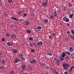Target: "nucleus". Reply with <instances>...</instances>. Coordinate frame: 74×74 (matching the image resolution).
Wrapping results in <instances>:
<instances>
[{"label": "nucleus", "instance_id": "nucleus-1", "mask_svg": "<svg viewBox=\"0 0 74 74\" xmlns=\"http://www.w3.org/2000/svg\"><path fill=\"white\" fill-rule=\"evenodd\" d=\"M63 67L64 70H67L69 67H70V65L69 64L64 63L63 64Z\"/></svg>", "mask_w": 74, "mask_h": 74}, {"label": "nucleus", "instance_id": "nucleus-2", "mask_svg": "<svg viewBox=\"0 0 74 74\" xmlns=\"http://www.w3.org/2000/svg\"><path fill=\"white\" fill-rule=\"evenodd\" d=\"M41 27L40 26H38L37 27H36V31L37 32H40L41 31Z\"/></svg>", "mask_w": 74, "mask_h": 74}, {"label": "nucleus", "instance_id": "nucleus-3", "mask_svg": "<svg viewBox=\"0 0 74 74\" xmlns=\"http://www.w3.org/2000/svg\"><path fill=\"white\" fill-rule=\"evenodd\" d=\"M30 64H35L36 63V60L34 59H33L32 60H31L29 62Z\"/></svg>", "mask_w": 74, "mask_h": 74}, {"label": "nucleus", "instance_id": "nucleus-4", "mask_svg": "<svg viewBox=\"0 0 74 74\" xmlns=\"http://www.w3.org/2000/svg\"><path fill=\"white\" fill-rule=\"evenodd\" d=\"M63 20L64 21L66 22H69V19L66 17H64L63 18Z\"/></svg>", "mask_w": 74, "mask_h": 74}, {"label": "nucleus", "instance_id": "nucleus-5", "mask_svg": "<svg viewBox=\"0 0 74 74\" xmlns=\"http://www.w3.org/2000/svg\"><path fill=\"white\" fill-rule=\"evenodd\" d=\"M10 37L12 38H13V39H15L16 38V36L15 34H12V35L10 36Z\"/></svg>", "mask_w": 74, "mask_h": 74}, {"label": "nucleus", "instance_id": "nucleus-6", "mask_svg": "<svg viewBox=\"0 0 74 74\" xmlns=\"http://www.w3.org/2000/svg\"><path fill=\"white\" fill-rule=\"evenodd\" d=\"M43 44V42L42 41H40L39 42L37 43V44H38V46H42V44Z\"/></svg>", "mask_w": 74, "mask_h": 74}, {"label": "nucleus", "instance_id": "nucleus-7", "mask_svg": "<svg viewBox=\"0 0 74 74\" xmlns=\"http://www.w3.org/2000/svg\"><path fill=\"white\" fill-rule=\"evenodd\" d=\"M60 60L58 59L56 60V64L58 66H59L60 64Z\"/></svg>", "mask_w": 74, "mask_h": 74}, {"label": "nucleus", "instance_id": "nucleus-8", "mask_svg": "<svg viewBox=\"0 0 74 74\" xmlns=\"http://www.w3.org/2000/svg\"><path fill=\"white\" fill-rule=\"evenodd\" d=\"M20 62V60L18 58H16L15 60H14V63H18Z\"/></svg>", "mask_w": 74, "mask_h": 74}, {"label": "nucleus", "instance_id": "nucleus-9", "mask_svg": "<svg viewBox=\"0 0 74 74\" xmlns=\"http://www.w3.org/2000/svg\"><path fill=\"white\" fill-rule=\"evenodd\" d=\"M7 45L8 46H12V44L10 42H7Z\"/></svg>", "mask_w": 74, "mask_h": 74}, {"label": "nucleus", "instance_id": "nucleus-10", "mask_svg": "<svg viewBox=\"0 0 74 74\" xmlns=\"http://www.w3.org/2000/svg\"><path fill=\"white\" fill-rule=\"evenodd\" d=\"M44 22L45 23H47L49 22V20L48 19H44Z\"/></svg>", "mask_w": 74, "mask_h": 74}, {"label": "nucleus", "instance_id": "nucleus-11", "mask_svg": "<svg viewBox=\"0 0 74 74\" xmlns=\"http://www.w3.org/2000/svg\"><path fill=\"white\" fill-rule=\"evenodd\" d=\"M2 64H3V65H5V61L4 60V58H2Z\"/></svg>", "mask_w": 74, "mask_h": 74}, {"label": "nucleus", "instance_id": "nucleus-12", "mask_svg": "<svg viewBox=\"0 0 74 74\" xmlns=\"http://www.w3.org/2000/svg\"><path fill=\"white\" fill-rule=\"evenodd\" d=\"M11 18L12 19H13L14 20V21H18V19L12 16L11 17Z\"/></svg>", "mask_w": 74, "mask_h": 74}, {"label": "nucleus", "instance_id": "nucleus-13", "mask_svg": "<svg viewBox=\"0 0 74 74\" xmlns=\"http://www.w3.org/2000/svg\"><path fill=\"white\" fill-rule=\"evenodd\" d=\"M67 9V7H66V6H64L62 8V10L65 11Z\"/></svg>", "mask_w": 74, "mask_h": 74}, {"label": "nucleus", "instance_id": "nucleus-14", "mask_svg": "<svg viewBox=\"0 0 74 74\" xmlns=\"http://www.w3.org/2000/svg\"><path fill=\"white\" fill-rule=\"evenodd\" d=\"M69 51L71 52H73V48H72V47H70V48Z\"/></svg>", "mask_w": 74, "mask_h": 74}, {"label": "nucleus", "instance_id": "nucleus-15", "mask_svg": "<svg viewBox=\"0 0 74 74\" xmlns=\"http://www.w3.org/2000/svg\"><path fill=\"white\" fill-rule=\"evenodd\" d=\"M22 69L23 70H25V68H26V66L25 65H22Z\"/></svg>", "mask_w": 74, "mask_h": 74}, {"label": "nucleus", "instance_id": "nucleus-16", "mask_svg": "<svg viewBox=\"0 0 74 74\" xmlns=\"http://www.w3.org/2000/svg\"><path fill=\"white\" fill-rule=\"evenodd\" d=\"M6 36L7 37H10V33L8 32L6 34Z\"/></svg>", "mask_w": 74, "mask_h": 74}, {"label": "nucleus", "instance_id": "nucleus-17", "mask_svg": "<svg viewBox=\"0 0 74 74\" xmlns=\"http://www.w3.org/2000/svg\"><path fill=\"white\" fill-rule=\"evenodd\" d=\"M70 57V58H72V59H73V58H74V55L73 54H71V55H70V56H69Z\"/></svg>", "mask_w": 74, "mask_h": 74}, {"label": "nucleus", "instance_id": "nucleus-18", "mask_svg": "<svg viewBox=\"0 0 74 74\" xmlns=\"http://www.w3.org/2000/svg\"><path fill=\"white\" fill-rule=\"evenodd\" d=\"M65 56H66V54H65V53H63L62 54V58H64L65 57Z\"/></svg>", "mask_w": 74, "mask_h": 74}, {"label": "nucleus", "instance_id": "nucleus-19", "mask_svg": "<svg viewBox=\"0 0 74 74\" xmlns=\"http://www.w3.org/2000/svg\"><path fill=\"white\" fill-rule=\"evenodd\" d=\"M36 43H35V42H33L32 44V45H30V46H33V45H34V46H37L36 45H35Z\"/></svg>", "mask_w": 74, "mask_h": 74}, {"label": "nucleus", "instance_id": "nucleus-20", "mask_svg": "<svg viewBox=\"0 0 74 74\" xmlns=\"http://www.w3.org/2000/svg\"><path fill=\"white\" fill-rule=\"evenodd\" d=\"M4 70V67L2 66H0V70Z\"/></svg>", "mask_w": 74, "mask_h": 74}, {"label": "nucleus", "instance_id": "nucleus-21", "mask_svg": "<svg viewBox=\"0 0 74 74\" xmlns=\"http://www.w3.org/2000/svg\"><path fill=\"white\" fill-rule=\"evenodd\" d=\"M65 58L66 59V60H69L70 59V58L68 56H66Z\"/></svg>", "mask_w": 74, "mask_h": 74}, {"label": "nucleus", "instance_id": "nucleus-22", "mask_svg": "<svg viewBox=\"0 0 74 74\" xmlns=\"http://www.w3.org/2000/svg\"><path fill=\"white\" fill-rule=\"evenodd\" d=\"M54 16H57V12H56V11H54Z\"/></svg>", "mask_w": 74, "mask_h": 74}, {"label": "nucleus", "instance_id": "nucleus-23", "mask_svg": "<svg viewBox=\"0 0 74 74\" xmlns=\"http://www.w3.org/2000/svg\"><path fill=\"white\" fill-rule=\"evenodd\" d=\"M66 53L67 55H70V54H71V53L70 52H69V51H66Z\"/></svg>", "mask_w": 74, "mask_h": 74}, {"label": "nucleus", "instance_id": "nucleus-24", "mask_svg": "<svg viewBox=\"0 0 74 74\" xmlns=\"http://www.w3.org/2000/svg\"><path fill=\"white\" fill-rule=\"evenodd\" d=\"M42 5H43V6H44L45 7V6H47V3H42Z\"/></svg>", "mask_w": 74, "mask_h": 74}, {"label": "nucleus", "instance_id": "nucleus-25", "mask_svg": "<svg viewBox=\"0 0 74 74\" xmlns=\"http://www.w3.org/2000/svg\"><path fill=\"white\" fill-rule=\"evenodd\" d=\"M71 33H72V34H73V35H74V30L73 29H71Z\"/></svg>", "mask_w": 74, "mask_h": 74}, {"label": "nucleus", "instance_id": "nucleus-26", "mask_svg": "<svg viewBox=\"0 0 74 74\" xmlns=\"http://www.w3.org/2000/svg\"><path fill=\"white\" fill-rule=\"evenodd\" d=\"M25 25L27 26L29 25V21H26L25 22Z\"/></svg>", "mask_w": 74, "mask_h": 74}, {"label": "nucleus", "instance_id": "nucleus-27", "mask_svg": "<svg viewBox=\"0 0 74 74\" xmlns=\"http://www.w3.org/2000/svg\"><path fill=\"white\" fill-rule=\"evenodd\" d=\"M69 16L71 18H72L73 16V13L71 14Z\"/></svg>", "mask_w": 74, "mask_h": 74}, {"label": "nucleus", "instance_id": "nucleus-28", "mask_svg": "<svg viewBox=\"0 0 74 74\" xmlns=\"http://www.w3.org/2000/svg\"><path fill=\"white\" fill-rule=\"evenodd\" d=\"M19 15H22V13L21 12L19 11L17 13Z\"/></svg>", "mask_w": 74, "mask_h": 74}, {"label": "nucleus", "instance_id": "nucleus-29", "mask_svg": "<svg viewBox=\"0 0 74 74\" xmlns=\"http://www.w3.org/2000/svg\"><path fill=\"white\" fill-rule=\"evenodd\" d=\"M13 52L14 53H16L17 52V50H16L14 49L13 50Z\"/></svg>", "mask_w": 74, "mask_h": 74}, {"label": "nucleus", "instance_id": "nucleus-30", "mask_svg": "<svg viewBox=\"0 0 74 74\" xmlns=\"http://www.w3.org/2000/svg\"><path fill=\"white\" fill-rule=\"evenodd\" d=\"M27 32L28 33L30 34V33H31V31L29 30H27Z\"/></svg>", "mask_w": 74, "mask_h": 74}, {"label": "nucleus", "instance_id": "nucleus-31", "mask_svg": "<svg viewBox=\"0 0 74 74\" xmlns=\"http://www.w3.org/2000/svg\"><path fill=\"white\" fill-rule=\"evenodd\" d=\"M40 66L41 67H43L44 66H45V64H44V63H41L40 64Z\"/></svg>", "mask_w": 74, "mask_h": 74}, {"label": "nucleus", "instance_id": "nucleus-32", "mask_svg": "<svg viewBox=\"0 0 74 74\" xmlns=\"http://www.w3.org/2000/svg\"><path fill=\"white\" fill-rule=\"evenodd\" d=\"M60 60H62V61L64 60V58H63V57H60Z\"/></svg>", "mask_w": 74, "mask_h": 74}, {"label": "nucleus", "instance_id": "nucleus-33", "mask_svg": "<svg viewBox=\"0 0 74 74\" xmlns=\"http://www.w3.org/2000/svg\"><path fill=\"white\" fill-rule=\"evenodd\" d=\"M8 1L9 3H11L12 2V0H8Z\"/></svg>", "mask_w": 74, "mask_h": 74}, {"label": "nucleus", "instance_id": "nucleus-34", "mask_svg": "<svg viewBox=\"0 0 74 74\" xmlns=\"http://www.w3.org/2000/svg\"><path fill=\"white\" fill-rule=\"evenodd\" d=\"M50 18H51V19H53L54 18V16H53V15H51Z\"/></svg>", "mask_w": 74, "mask_h": 74}, {"label": "nucleus", "instance_id": "nucleus-35", "mask_svg": "<svg viewBox=\"0 0 74 74\" xmlns=\"http://www.w3.org/2000/svg\"><path fill=\"white\" fill-rule=\"evenodd\" d=\"M72 69H73L71 67L69 69V73H71V72L72 71Z\"/></svg>", "mask_w": 74, "mask_h": 74}, {"label": "nucleus", "instance_id": "nucleus-36", "mask_svg": "<svg viewBox=\"0 0 74 74\" xmlns=\"http://www.w3.org/2000/svg\"><path fill=\"white\" fill-rule=\"evenodd\" d=\"M52 70L53 72H54L55 73L56 71H55V70L53 68L52 69Z\"/></svg>", "mask_w": 74, "mask_h": 74}, {"label": "nucleus", "instance_id": "nucleus-37", "mask_svg": "<svg viewBox=\"0 0 74 74\" xmlns=\"http://www.w3.org/2000/svg\"><path fill=\"white\" fill-rule=\"evenodd\" d=\"M21 59L22 60H25V58H23V57H21Z\"/></svg>", "mask_w": 74, "mask_h": 74}, {"label": "nucleus", "instance_id": "nucleus-38", "mask_svg": "<svg viewBox=\"0 0 74 74\" xmlns=\"http://www.w3.org/2000/svg\"><path fill=\"white\" fill-rule=\"evenodd\" d=\"M31 52H34V51H35L34 49H32L31 50Z\"/></svg>", "mask_w": 74, "mask_h": 74}, {"label": "nucleus", "instance_id": "nucleus-39", "mask_svg": "<svg viewBox=\"0 0 74 74\" xmlns=\"http://www.w3.org/2000/svg\"><path fill=\"white\" fill-rule=\"evenodd\" d=\"M66 33L67 34H69L70 33V31H68L66 32Z\"/></svg>", "mask_w": 74, "mask_h": 74}, {"label": "nucleus", "instance_id": "nucleus-40", "mask_svg": "<svg viewBox=\"0 0 74 74\" xmlns=\"http://www.w3.org/2000/svg\"><path fill=\"white\" fill-rule=\"evenodd\" d=\"M3 4L1 3H0V7H3Z\"/></svg>", "mask_w": 74, "mask_h": 74}, {"label": "nucleus", "instance_id": "nucleus-41", "mask_svg": "<svg viewBox=\"0 0 74 74\" xmlns=\"http://www.w3.org/2000/svg\"><path fill=\"white\" fill-rule=\"evenodd\" d=\"M23 15L24 16H27V14H26V13H25L23 14Z\"/></svg>", "mask_w": 74, "mask_h": 74}, {"label": "nucleus", "instance_id": "nucleus-42", "mask_svg": "<svg viewBox=\"0 0 74 74\" xmlns=\"http://www.w3.org/2000/svg\"><path fill=\"white\" fill-rule=\"evenodd\" d=\"M4 15L5 16H7L8 15H7V14L5 13L4 14Z\"/></svg>", "mask_w": 74, "mask_h": 74}, {"label": "nucleus", "instance_id": "nucleus-43", "mask_svg": "<svg viewBox=\"0 0 74 74\" xmlns=\"http://www.w3.org/2000/svg\"><path fill=\"white\" fill-rule=\"evenodd\" d=\"M29 39V40H30V41L33 40V38H32V37L30 38Z\"/></svg>", "mask_w": 74, "mask_h": 74}, {"label": "nucleus", "instance_id": "nucleus-44", "mask_svg": "<svg viewBox=\"0 0 74 74\" xmlns=\"http://www.w3.org/2000/svg\"><path fill=\"white\" fill-rule=\"evenodd\" d=\"M46 69L47 70V69H49V66L48 65V66H46Z\"/></svg>", "mask_w": 74, "mask_h": 74}, {"label": "nucleus", "instance_id": "nucleus-45", "mask_svg": "<svg viewBox=\"0 0 74 74\" xmlns=\"http://www.w3.org/2000/svg\"><path fill=\"white\" fill-rule=\"evenodd\" d=\"M10 74H14V73L13 71H11L10 72Z\"/></svg>", "mask_w": 74, "mask_h": 74}, {"label": "nucleus", "instance_id": "nucleus-46", "mask_svg": "<svg viewBox=\"0 0 74 74\" xmlns=\"http://www.w3.org/2000/svg\"><path fill=\"white\" fill-rule=\"evenodd\" d=\"M69 7H72V5L70 3H69Z\"/></svg>", "mask_w": 74, "mask_h": 74}, {"label": "nucleus", "instance_id": "nucleus-47", "mask_svg": "<svg viewBox=\"0 0 74 74\" xmlns=\"http://www.w3.org/2000/svg\"><path fill=\"white\" fill-rule=\"evenodd\" d=\"M18 56H19V57H20L22 58V54H19V55Z\"/></svg>", "mask_w": 74, "mask_h": 74}, {"label": "nucleus", "instance_id": "nucleus-48", "mask_svg": "<svg viewBox=\"0 0 74 74\" xmlns=\"http://www.w3.org/2000/svg\"><path fill=\"white\" fill-rule=\"evenodd\" d=\"M2 41H5V39L4 38H3L2 39Z\"/></svg>", "mask_w": 74, "mask_h": 74}, {"label": "nucleus", "instance_id": "nucleus-49", "mask_svg": "<svg viewBox=\"0 0 74 74\" xmlns=\"http://www.w3.org/2000/svg\"><path fill=\"white\" fill-rule=\"evenodd\" d=\"M22 21H23V19H19V21H20V22H22Z\"/></svg>", "mask_w": 74, "mask_h": 74}, {"label": "nucleus", "instance_id": "nucleus-50", "mask_svg": "<svg viewBox=\"0 0 74 74\" xmlns=\"http://www.w3.org/2000/svg\"><path fill=\"white\" fill-rule=\"evenodd\" d=\"M46 53H47V55H49V52L48 51H47V52H46Z\"/></svg>", "mask_w": 74, "mask_h": 74}, {"label": "nucleus", "instance_id": "nucleus-51", "mask_svg": "<svg viewBox=\"0 0 74 74\" xmlns=\"http://www.w3.org/2000/svg\"><path fill=\"white\" fill-rule=\"evenodd\" d=\"M52 36H51L50 35L49 36V38H50V39H52Z\"/></svg>", "mask_w": 74, "mask_h": 74}, {"label": "nucleus", "instance_id": "nucleus-52", "mask_svg": "<svg viewBox=\"0 0 74 74\" xmlns=\"http://www.w3.org/2000/svg\"><path fill=\"white\" fill-rule=\"evenodd\" d=\"M48 1H49V0H46V3H48Z\"/></svg>", "mask_w": 74, "mask_h": 74}, {"label": "nucleus", "instance_id": "nucleus-53", "mask_svg": "<svg viewBox=\"0 0 74 74\" xmlns=\"http://www.w3.org/2000/svg\"><path fill=\"white\" fill-rule=\"evenodd\" d=\"M55 35H56V34L53 33L52 34V36H55Z\"/></svg>", "mask_w": 74, "mask_h": 74}, {"label": "nucleus", "instance_id": "nucleus-54", "mask_svg": "<svg viewBox=\"0 0 74 74\" xmlns=\"http://www.w3.org/2000/svg\"><path fill=\"white\" fill-rule=\"evenodd\" d=\"M49 55L50 56H52V54L49 53Z\"/></svg>", "mask_w": 74, "mask_h": 74}, {"label": "nucleus", "instance_id": "nucleus-55", "mask_svg": "<svg viewBox=\"0 0 74 74\" xmlns=\"http://www.w3.org/2000/svg\"><path fill=\"white\" fill-rule=\"evenodd\" d=\"M73 37H74V36H73V35H71L70 36V37H71V38H73Z\"/></svg>", "mask_w": 74, "mask_h": 74}, {"label": "nucleus", "instance_id": "nucleus-56", "mask_svg": "<svg viewBox=\"0 0 74 74\" xmlns=\"http://www.w3.org/2000/svg\"><path fill=\"white\" fill-rule=\"evenodd\" d=\"M32 66V64H29L28 65V67H30Z\"/></svg>", "mask_w": 74, "mask_h": 74}, {"label": "nucleus", "instance_id": "nucleus-57", "mask_svg": "<svg viewBox=\"0 0 74 74\" xmlns=\"http://www.w3.org/2000/svg\"><path fill=\"white\" fill-rule=\"evenodd\" d=\"M70 25L69 24H67L66 26H69Z\"/></svg>", "mask_w": 74, "mask_h": 74}, {"label": "nucleus", "instance_id": "nucleus-58", "mask_svg": "<svg viewBox=\"0 0 74 74\" xmlns=\"http://www.w3.org/2000/svg\"><path fill=\"white\" fill-rule=\"evenodd\" d=\"M64 74H68V73H67V72H65L64 73Z\"/></svg>", "mask_w": 74, "mask_h": 74}, {"label": "nucleus", "instance_id": "nucleus-59", "mask_svg": "<svg viewBox=\"0 0 74 74\" xmlns=\"http://www.w3.org/2000/svg\"><path fill=\"white\" fill-rule=\"evenodd\" d=\"M71 68H72V69H74V66H71Z\"/></svg>", "mask_w": 74, "mask_h": 74}, {"label": "nucleus", "instance_id": "nucleus-60", "mask_svg": "<svg viewBox=\"0 0 74 74\" xmlns=\"http://www.w3.org/2000/svg\"><path fill=\"white\" fill-rule=\"evenodd\" d=\"M68 38H65V40H68Z\"/></svg>", "mask_w": 74, "mask_h": 74}, {"label": "nucleus", "instance_id": "nucleus-61", "mask_svg": "<svg viewBox=\"0 0 74 74\" xmlns=\"http://www.w3.org/2000/svg\"><path fill=\"white\" fill-rule=\"evenodd\" d=\"M18 45V43H16V46H17V45Z\"/></svg>", "mask_w": 74, "mask_h": 74}, {"label": "nucleus", "instance_id": "nucleus-62", "mask_svg": "<svg viewBox=\"0 0 74 74\" xmlns=\"http://www.w3.org/2000/svg\"><path fill=\"white\" fill-rule=\"evenodd\" d=\"M2 2L1 1V0H0V3H1Z\"/></svg>", "mask_w": 74, "mask_h": 74}, {"label": "nucleus", "instance_id": "nucleus-63", "mask_svg": "<svg viewBox=\"0 0 74 74\" xmlns=\"http://www.w3.org/2000/svg\"><path fill=\"white\" fill-rule=\"evenodd\" d=\"M45 74H48V73L47 72H46V73H45Z\"/></svg>", "mask_w": 74, "mask_h": 74}, {"label": "nucleus", "instance_id": "nucleus-64", "mask_svg": "<svg viewBox=\"0 0 74 74\" xmlns=\"http://www.w3.org/2000/svg\"><path fill=\"white\" fill-rule=\"evenodd\" d=\"M54 60H56V58L55 57H54Z\"/></svg>", "mask_w": 74, "mask_h": 74}]
</instances>
